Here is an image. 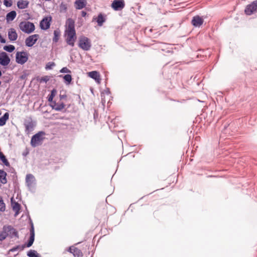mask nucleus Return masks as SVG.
<instances>
[{"label": "nucleus", "instance_id": "obj_1", "mask_svg": "<svg viewBox=\"0 0 257 257\" xmlns=\"http://www.w3.org/2000/svg\"><path fill=\"white\" fill-rule=\"evenodd\" d=\"M66 41L68 45L73 47L74 46V42L76 39V32L75 30V22L71 18L67 20L66 23Z\"/></svg>", "mask_w": 257, "mask_h": 257}, {"label": "nucleus", "instance_id": "obj_2", "mask_svg": "<svg viewBox=\"0 0 257 257\" xmlns=\"http://www.w3.org/2000/svg\"><path fill=\"white\" fill-rule=\"evenodd\" d=\"M19 27L22 31L27 34L32 33L35 29V25L29 21L21 22L19 24Z\"/></svg>", "mask_w": 257, "mask_h": 257}, {"label": "nucleus", "instance_id": "obj_3", "mask_svg": "<svg viewBox=\"0 0 257 257\" xmlns=\"http://www.w3.org/2000/svg\"><path fill=\"white\" fill-rule=\"evenodd\" d=\"M44 132L40 131L33 135L31 138V145L33 147H36L40 145L44 140Z\"/></svg>", "mask_w": 257, "mask_h": 257}, {"label": "nucleus", "instance_id": "obj_4", "mask_svg": "<svg viewBox=\"0 0 257 257\" xmlns=\"http://www.w3.org/2000/svg\"><path fill=\"white\" fill-rule=\"evenodd\" d=\"M78 46L83 50L88 51L91 46V42L87 37L81 36L79 38Z\"/></svg>", "mask_w": 257, "mask_h": 257}, {"label": "nucleus", "instance_id": "obj_5", "mask_svg": "<svg viewBox=\"0 0 257 257\" xmlns=\"http://www.w3.org/2000/svg\"><path fill=\"white\" fill-rule=\"evenodd\" d=\"M28 54L25 51H18L16 54V61L18 64L23 65L28 60Z\"/></svg>", "mask_w": 257, "mask_h": 257}, {"label": "nucleus", "instance_id": "obj_6", "mask_svg": "<svg viewBox=\"0 0 257 257\" xmlns=\"http://www.w3.org/2000/svg\"><path fill=\"white\" fill-rule=\"evenodd\" d=\"M26 184L30 191H32L34 189L36 183L33 175L29 174L26 175Z\"/></svg>", "mask_w": 257, "mask_h": 257}, {"label": "nucleus", "instance_id": "obj_7", "mask_svg": "<svg viewBox=\"0 0 257 257\" xmlns=\"http://www.w3.org/2000/svg\"><path fill=\"white\" fill-rule=\"evenodd\" d=\"M256 12H257V0L248 5L244 10V12L247 15H251Z\"/></svg>", "mask_w": 257, "mask_h": 257}, {"label": "nucleus", "instance_id": "obj_8", "mask_svg": "<svg viewBox=\"0 0 257 257\" xmlns=\"http://www.w3.org/2000/svg\"><path fill=\"white\" fill-rule=\"evenodd\" d=\"M39 38L38 34H34L28 37L25 40V45L29 47H32L38 41Z\"/></svg>", "mask_w": 257, "mask_h": 257}, {"label": "nucleus", "instance_id": "obj_9", "mask_svg": "<svg viewBox=\"0 0 257 257\" xmlns=\"http://www.w3.org/2000/svg\"><path fill=\"white\" fill-rule=\"evenodd\" d=\"M30 237L28 240V242L26 244V246L27 247H31L34 243L35 240V229L32 220L30 219Z\"/></svg>", "mask_w": 257, "mask_h": 257}, {"label": "nucleus", "instance_id": "obj_10", "mask_svg": "<svg viewBox=\"0 0 257 257\" xmlns=\"http://www.w3.org/2000/svg\"><path fill=\"white\" fill-rule=\"evenodd\" d=\"M11 62V59L5 52L0 53V65L3 66H8Z\"/></svg>", "mask_w": 257, "mask_h": 257}, {"label": "nucleus", "instance_id": "obj_11", "mask_svg": "<svg viewBox=\"0 0 257 257\" xmlns=\"http://www.w3.org/2000/svg\"><path fill=\"white\" fill-rule=\"evenodd\" d=\"M52 18L51 17L44 18L40 23V28L43 30H46L50 27V22Z\"/></svg>", "mask_w": 257, "mask_h": 257}, {"label": "nucleus", "instance_id": "obj_12", "mask_svg": "<svg viewBox=\"0 0 257 257\" xmlns=\"http://www.w3.org/2000/svg\"><path fill=\"white\" fill-rule=\"evenodd\" d=\"M111 6L115 11H120L123 9L125 6L124 1V0H114Z\"/></svg>", "mask_w": 257, "mask_h": 257}, {"label": "nucleus", "instance_id": "obj_13", "mask_svg": "<svg viewBox=\"0 0 257 257\" xmlns=\"http://www.w3.org/2000/svg\"><path fill=\"white\" fill-rule=\"evenodd\" d=\"M24 125L25 126V132L28 134L34 130V124L32 118L29 117L26 119L24 121Z\"/></svg>", "mask_w": 257, "mask_h": 257}, {"label": "nucleus", "instance_id": "obj_14", "mask_svg": "<svg viewBox=\"0 0 257 257\" xmlns=\"http://www.w3.org/2000/svg\"><path fill=\"white\" fill-rule=\"evenodd\" d=\"M191 23L195 27H199L203 23V19L199 16L193 17Z\"/></svg>", "mask_w": 257, "mask_h": 257}, {"label": "nucleus", "instance_id": "obj_15", "mask_svg": "<svg viewBox=\"0 0 257 257\" xmlns=\"http://www.w3.org/2000/svg\"><path fill=\"white\" fill-rule=\"evenodd\" d=\"M8 36L9 40L11 41H16L18 38V34L14 28H10L8 30Z\"/></svg>", "mask_w": 257, "mask_h": 257}, {"label": "nucleus", "instance_id": "obj_16", "mask_svg": "<svg viewBox=\"0 0 257 257\" xmlns=\"http://www.w3.org/2000/svg\"><path fill=\"white\" fill-rule=\"evenodd\" d=\"M86 0H76L74 2L75 8L77 10H81L86 6Z\"/></svg>", "mask_w": 257, "mask_h": 257}, {"label": "nucleus", "instance_id": "obj_17", "mask_svg": "<svg viewBox=\"0 0 257 257\" xmlns=\"http://www.w3.org/2000/svg\"><path fill=\"white\" fill-rule=\"evenodd\" d=\"M88 75L90 78L95 80L97 83H99L100 81L99 73L96 71H92L88 73Z\"/></svg>", "mask_w": 257, "mask_h": 257}, {"label": "nucleus", "instance_id": "obj_18", "mask_svg": "<svg viewBox=\"0 0 257 257\" xmlns=\"http://www.w3.org/2000/svg\"><path fill=\"white\" fill-rule=\"evenodd\" d=\"M52 109L57 111H61L65 106L63 102L57 103L56 101L52 102L51 104Z\"/></svg>", "mask_w": 257, "mask_h": 257}, {"label": "nucleus", "instance_id": "obj_19", "mask_svg": "<svg viewBox=\"0 0 257 257\" xmlns=\"http://www.w3.org/2000/svg\"><path fill=\"white\" fill-rule=\"evenodd\" d=\"M93 20H96L97 25L99 26H102L103 24L105 22V18L103 14L100 13L97 18H93Z\"/></svg>", "mask_w": 257, "mask_h": 257}, {"label": "nucleus", "instance_id": "obj_20", "mask_svg": "<svg viewBox=\"0 0 257 257\" xmlns=\"http://www.w3.org/2000/svg\"><path fill=\"white\" fill-rule=\"evenodd\" d=\"M11 202L13 210L15 212V216H16L19 213L21 205L16 201H13V199H11Z\"/></svg>", "mask_w": 257, "mask_h": 257}, {"label": "nucleus", "instance_id": "obj_21", "mask_svg": "<svg viewBox=\"0 0 257 257\" xmlns=\"http://www.w3.org/2000/svg\"><path fill=\"white\" fill-rule=\"evenodd\" d=\"M29 2L26 0H20L17 2V6L20 9H25L28 7Z\"/></svg>", "mask_w": 257, "mask_h": 257}, {"label": "nucleus", "instance_id": "obj_22", "mask_svg": "<svg viewBox=\"0 0 257 257\" xmlns=\"http://www.w3.org/2000/svg\"><path fill=\"white\" fill-rule=\"evenodd\" d=\"M17 16V13L15 11H12L8 13H7L6 15V20L8 23L10 21H13Z\"/></svg>", "mask_w": 257, "mask_h": 257}, {"label": "nucleus", "instance_id": "obj_23", "mask_svg": "<svg viewBox=\"0 0 257 257\" xmlns=\"http://www.w3.org/2000/svg\"><path fill=\"white\" fill-rule=\"evenodd\" d=\"M7 227V230L8 235L10 234L11 236V237L13 236H16L18 237V232L16 231V230L13 227H12L10 225H9Z\"/></svg>", "mask_w": 257, "mask_h": 257}, {"label": "nucleus", "instance_id": "obj_24", "mask_svg": "<svg viewBox=\"0 0 257 257\" xmlns=\"http://www.w3.org/2000/svg\"><path fill=\"white\" fill-rule=\"evenodd\" d=\"M7 174L6 172L0 169V182L3 184H5L7 182Z\"/></svg>", "mask_w": 257, "mask_h": 257}, {"label": "nucleus", "instance_id": "obj_25", "mask_svg": "<svg viewBox=\"0 0 257 257\" xmlns=\"http://www.w3.org/2000/svg\"><path fill=\"white\" fill-rule=\"evenodd\" d=\"M8 236L7 230V227L4 226L3 228V231L0 233V241L5 240Z\"/></svg>", "mask_w": 257, "mask_h": 257}, {"label": "nucleus", "instance_id": "obj_26", "mask_svg": "<svg viewBox=\"0 0 257 257\" xmlns=\"http://www.w3.org/2000/svg\"><path fill=\"white\" fill-rule=\"evenodd\" d=\"M9 117V114L8 112L5 113L2 116L0 117V126L4 125Z\"/></svg>", "mask_w": 257, "mask_h": 257}, {"label": "nucleus", "instance_id": "obj_27", "mask_svg": "<svg viewBox=\"0 0 257 257\" xmlns=\"http://www.w3.org/2000/svg\"><path fill=\"white\" fill-rule=\"evenodd\" d=\"M59 77L63 78L64 82L67 85L70 84L72 81V78L70 74L60 75Z\"/></svg>", "mask_w": 257, "mask_h": 257}, {"label": "nucleus", "instance_id": "obj_28", "mask_svg": "<svg viewBox=\"0 0 257 257\" xmlns=\"http://www.w3.org/2000/svg\"><path fill=\"white\" fill-rule=\"evenodd\" d=\"M0 160L3 162L5 166L7 167H10V164L8 160L7 159L5 155L1 152H0Z\"/></svg>", "mask_w": 257, "mask_h": 257}, {"label": "nucleus", "instance_id": "obj_29", "mask_svg": "<svg viewBox=\"0 0 257 257\" xmlns=\"http://www.w3.org/2000/svg\"><path fill=\"white\" fill-rule=\"evenodd\" d=\"M73 255L74 257H81L83 256V254L81 250L77 247L73 248Z\"/></svg>", "mask_w": 257, "mask_h": 257}, {"label": "nucleus", "instance_id": "obj_30", "mask_svg": "<svg viewBox=\"0 0 257 257\" xmlns=\"http://www.w3.org/2000/svg\"><path fill=\"white\" fill-rule=\"evenodd\" d=\"M67 4L64 3H61L59 7V11L61 13H65L67 11Z\"/></svg>", "mask_w": 257, "mask_h": 257}, {"label": "nucleus", "instance_id": "obj_31", "mask_svg": "<svg viewBox=\"0 0 257 257\" xmlns=\"http://www.w3.org/2000/svg\"><path fill=\"white\" fill-rule=\"evenodd\" d=\"M29 257H40L37 251L31 249L27 252Z\"/></svg>", "mask_w": 257, "mask_h": 257}, {"label": "nucleus", "instance_id": "obj_32", "mask_svg": "<svg viewBox=\"0 0 257 257\" xmlns=\"http://www.w3.org/2000/svg\"><path fill=\"white\" fill-rule=\"evenodd\" d=\"M4 50L8 52L11 53L15 49V47L13 45H6L3 48Z\"/></svg>", "mask_w": 257, "mask_h": 257}, {"label": "nucleus", "instance_id": "obj_33", "mask_svg": "<svg viewBox=\"0 0 257 257\" xmlns=\"http://www.w3.org/2000/svg\"><path fill=\"white\" fill-rule=\"evenodd\" d=\"M60 32L58 30H55L54 31V37L53 38V42L57 43L60 37Z\"/></svg>", "mask_w": 257, "mask_h": 257}, {"label": "nucleus", "instance_id": "obj_34", "mask_svg": "<svg viewBox=\"0 0 257 257\" xmlns=\"http://www.w3.org/2000/svg\"><path fill=\"white\" fill-rule=\"evenodd\" d=\"M56 94V90L55 89H53L51 91L50 94L48 96V100L49 102H51V103L52 102H54L53 101V99L54 96H55Z\"/></svg>", "mask_w": 257, "mask_h": 257}, {"label": "nucleus", "instance_id": "obj_35", "mask_svg": "<svg viewBox=\"0 0 257 257\" xmlns=\"http://www.w3.org/2000/svg\"><path fill=\"white\" fill-rule=\"evenodd\" d=\"M25 247V244H24V245H17V246H15L13 247V248H12L10 250V251L15 252V251H16L17 250H18L19 249H21V250H23Z\"/></svg>", "mask_w": 257, "mask_h": 257}, {"label": "nucleus", "instance_id": "obj_36", "mask_svg": "<svg viewBox=\"0 0 257 257\" xmlns=\"http://www.w3.org/2000/svg\"><path fill=\"white\" fill-rule=\"evenodd\" d=\"M6 210V204L4 202L2 197L0 196V211L4 212Z\"/></svg>", "mask_w": 257, "mask_h": 257}, {"label": "nucleus", "instance_id": "obj_37", "mask_svg": "<svg viewBox=\"0 0 257 257\" xmlns=\"http://www.w3.org/2000/svg\"><path fill=\"white\" fill-rule=\"evenodd\" d=\"M55 66V63L53 62H49L47 63L45 66L46 70H51L53 67Z\"/></svg>", "mask_w": 257, "mask_h": 257}, {"label": "nucleus", "instance_id": "obj_38", "mask_svg": "<svg viewBox=\"0 0 257 257\" xmlns=\"http://www.w3.org/2000/svg\"><path fill=\"white\" fill-rule=\"evenodd\" d=\"M13 2L12 0H4V5L6 7H10L12 6Z\"/></svg>", "mask_w": 257, "mask_h": 257}, {"label": "nucleus", "instance_id": "obj_39", "mask_svg": "<svg viewBox=\"0 0 257 257\" xmlns=\"http://www.w3.org/2000/svg\"><path fill=\"white\" fill-rule=\"evenodd\" d=\"M49 80V77L48 76H45L42 77L40 79V82L47 83Z\"/></svg>", "mask_w": 257, "mask_h": 257}, {"label": "nucleus", "instance_id": "obj_40", "mask_svg": "<svg viewBox=\"0 0 257 257\" xmlns=\"http://www.w3.org/2000/svg\"><path fill=\"white\" fill-rule=\"evenodd\" d=\"M60 72L62 73H70L71 71L67 67H63L60 70Z\"/></svg>", "mask_w": 257, "mask_h": 257}, {"label": "nucleus", "instance_id": "obj_41", "mask_svg": "<svg viewBox=\"0 0 257 257\" xmlns=\"http://www.w3.org/2000/svg\"><path fill=\"white\" fill-rule=\"evenodd\" d=\"M73 246H71L69 247L68 248H66L65 250V251H68L71 253L73 254V248H74Z\"/></svg>", "mask_w": 257, "mask_h": 257}, {"label": "nucleus", "instance_id": "obj_42", "mask_svg": "<svg viewBox=\"0 0 257 257\" xmlns=\"http://www.w3.org/2000/svg\"><path fill=\"white\" fill-rule=\"evenodd\" d=\"M0 42L1 43H6V39L2 37V36L1 34H0Z\"/></svg>", "mask_w": 257, "mask_h": 257}, {"label": "nucleus", "instance_id": "obj_43", "mask_svg": "<svg viewBox=\"0 0 257 257\" xmlns=\"http://www.w3.org/2000/svg\"><path fill=\"white\" fill-rule=\"evenodd\" d=\"M104 93H105L107 95H109L110 93V90L109 89V88H107L106 89V90H104V92H103L102 93H101V95H102Z\"/></svg>", "mask_w": 257, "mask_h": 257}, {"label": "nucleus", "instance_id": "obj_44", "mask_svg": "<svg viewBox=\"0 0 257 257\" xmlns=\"http://www.w3.org/2000/svg\"><path fill=\"white\" fill-rule=\"evenodd\" d=\"M86 14H87V13L85 11H82L81 12V16H82V17H85Z\"/></svg>", "mask_w": 257, "mask_h": 257}, {"label": "nucleus", "instance_id": "obj_45", "mask_svg": "<svg viewBox=\"0 0 257 257\" xmlns=\"http://www.w3.org/2000/svg\"><path fill=\"white\" fill-rule=\"evenodd\" d=\"M66 97V95H60V98L61 99H64Z\"/></svg>", "mask_w": 257, "mask_h": 257}, {"label": "nucleus", "instance_id": "obj_46", "mask_svg": "<svg viewBox=\"0 0 257 257\" xmlns=\"http://www.w3.org/2000/svg\"><path fill=\"white\" fill-rule=\"evenodd\" d=\"M228 126V125H227L226 124H225L224 125V129H226Z\"/></svg>", "mask_w": 257, "mask_h": 257}, {"label": "nucleus", "instance_id": "obj_47", "mask_svg": "<svg viewBox=\"0 0 257 257\" xmlns=\"http://www.w3.org/2000/svg\"><path fill=\"white\" fill-rule=\"evenodd\" d=\"M2 75V73L1 70H0V77Z\"/></svg>", "mask_w": 257, "mask_h": 257}, {"label": "nucleus", "instance_id": "obj_48", "mask_svg": "<svg viewBox=\"0 0 257 257\" xmlns=\"http://www.w3.org/2000/svg\"><path fill=\"white\" fill-rule=\"evenodd\" d=\"M21 78H24V76L23 75H22V76H21Z\"/></svg>", "mask_w": 257, "mask_h": 257}, {"label": "nucleus", "instance_id": "obj_49", "mask_svg": "<svg viewBox=\"0 0 257 257\" xmlns=\"http://www.w3.org/2000/svg\"><path fill=\"white\" fill-rule=\"evenodd\" d=\"M1 84V81H0V85Z\"/></svg>", "mask_w": 257, "mask_h": 257}]
</instances>
